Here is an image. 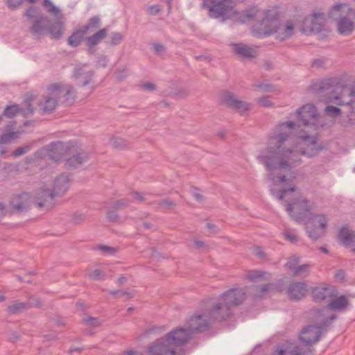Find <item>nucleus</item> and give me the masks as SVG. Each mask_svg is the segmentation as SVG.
I'll return each instance as SVG.
<instances>
[{"label": "nucleus", "instance_id": "c03bdc74", "mask_svg": "<svg viewBox=\"0 0 355 355\" xmlns=\"http://www.w3.org/2000/svg\"><path fill=\"white\" fill-rule=\"evenodd\" d=\"M96 249L101 250L104 254L109 255H114L118 252V248L104 245H98L96 247Z\"/></svg>", "mask_w": 355, "mask_h": 355}, {"label": "nucleus", "instance_id": "f3484780", "mask_svg": "<svg viewBox=\"0 0 355 355\" xmlns=\"http://www.w3.org/2000/svg\"><path fill=\"white\" fill-rule=\"evenodd\" d=\"M221 103L226 107L234 109L240 114H243L250 109L249 103L239 100L236 95L230 92H225L223 94Z\"/></svg>", "mask_w": 355, "mask_h": 355}, {"label": "nucleus", "instance_id": "9d476101", "mask_svg": "<svg viewBox=\"0 0 355 355\" xmlns=\"http://www.w3.org/2000/svg\"><path fill=\"white\" fill-rule=\"evenodd\" d=\"M101 19L98 16L91 17L83 27L75 29L67 39V43L71 47H77L85 40V35L94 32L99 28Z\"/></svg>", "mask_w": 355, "mask_h": 355}, {"label": "nucleus", "instance_id": "0eeeda50", "mask_svg": "<svg viewBox=\"0 0 355 355\" xmlns=\"http://www.w3.org/2000/svg\"><path fill=\"white\" fill-rule=\"evenodd\" d=\"M321 333L320 327L309 325L302 331L300 336V340L306 347L304 350L292 345L285 349H277V353L278 355H311L312 350L310 346L319 340Z\"/></svg>", "mask_w": 355, "mask_h": 355}, {"label": "nucleus", "instance_id": "2eb2a0df", "mask_svg": "<svg viewBox=\"0 0 355 355\" xmlns=\"http://www.w3.org/2000/svg\"><path fill=\"white\" fill-rule=\"evenodd\" d=\"M72 78L77 85L85 87L93 82L94 71L87 64H79L73 68Z\"/></svg>", "mask_w": 355, "mask_h": 355}, {"label": "nucleus", "instance_id": "1a4fd4ad", "mask_svg": "<svg viewBox=\"0 0 355 355\" xmlns=\"http://www.w3.org/2000/svg\"><path fill=\"white\" fill-rule=\"evenodd\" d=\"M314 208V202L303 197L295 198L286 205V211L296 222L304 221L308 218Z\"/></svg>", "mask_w": 355, "mask_h": 355}, {"label": "nucleus", "instance_id": "7ed1b4c3", "mask_svg": "<svg viewBox=\"0 0 355 355\" xmlns=\"http://www.w3.org/2000/svg\"><path fill=\"white\" fill-rule=\"evenodd\" d=\"M295 23L293 20L279 21L277 12L267 10L258 26L253 28V34L258 37L275 35V38L284 41L291 38L295 33Z\"/></svg>", "mask_w": 355, "mask_h": 355}, {"label": "nucleus", "instance_id": "f03ea898", "mask_svg": "<svg viewBox=\"0 0 355 355\" xmlns=\"http://www.w3.org/2000/svg\"><path fill=\"white\" fill-rule=\"evenodd\" d=\"M246 298L244 288H231L223 293L215 302H212L211 309L202 315L191 317L184 326L175 329H181L187 334V343L192 336L207 330L212 321H223L232 314L233 307L242 304Z\"/></svg>", "mask_w": 355, "mask_h": 355}, {"label": "nucleus", "instance_id": "49530a36", "mask_svg": "<svg viewBox=\"0 0 355 355\" xmlns=\"http://www.w3.org/2000/svg\"><path fill=\"white\" fill-rule=\"evenodd\" d=\"M266 275V272L260 270L250 271L247 275L246 278L250 281H255L257 279L262 278Z\"/></svg>", "mask_w": 355, "mask_h": 355}, {"label": "nucleus", "instance_id": "f8f14e48", "mask_svg": "<svg viewBox=\"0 0 355 355\" xmlns=\"http://www.w3.org/2000/svg\"><path fill=\"white\" fill-rule=\"evenodd\" d=\"M326 21V15L320 10H315L304 18L301 31L306 34L321 32L324 30Z\"/></svg>", "mask_w": 355, "mask_h": 355}, {"label": "nucleus", "instance_id": "4be33fe9", "mask_svg": "<svg viewBox=\"0 0 355 355\" xmlns=\"http://www.w3.org/2000/svg\"><path fill=\"white\" fill-rule=\"evenodd\" d=\"M31 196L27 193L13 196L10 201V207L16 212L26 211L31 205Z\"/></svg>", "mask_w": 355, "mask_h": 355}, {"label": "nucleus", "instance_id": "f257e3e1", "mask_svg": "<svg viewBox=\"0 0 355 355\" xmlns=\"http://www.w3.org/2000/svg\"><path fill=\"white\" fill-rule=\"evenodd\" d=\"M296 114L302 128L293 121L279 123L270 134L267 146L257 157L270 171L268 177L274 184L270 191L280 200L295 189L293 181L296 175L292 169L301 164L300 157H314L322 149L317 135L327 124L313 104L303 105Z\"/></svg>", "mask_w": 355, "mask_h": 355}, {"label": "nucleus", "instance_id": "774afa93", "mask_svg": "<svg viewBox=\"0 0 355 355\" xmlns=\"http://www.w3.org/2000/svg\"><path fill=\"white\" fill-rule=\"evenodd\" d=\"M194 244H195L196 248L198 249L203 248H205V246H206L205 243L201 241L196 240L194 241Z\"/></svg>", "mask_w": 355, "mask_h": 355}, {"label": "nucleus", "instance_id": "052dcab7", "mask_svg": "<svg viewBox=\"0 0 355 355\" xmlns=\"http://www.w3.org/2000/svg\"><path fill=\"white\" fill-rule=\"evenodd\" d=\"M153 49H154V51L155 52V53H157L158 55L163 54L166 51L165 46L160 44H155L154 45Z\"/></svg>", "mask_w": 355, "mask_h": 355}, {"label": "nucleus", "instance_id": "79ce46f5", "mask_svg": "<svg viewBox=\"0 0 355 355\" xmlns=\"http://www.w3.org/2000/svg\"><path fill=\"white\" fill-rule=\"evenodd\" d=\"M298 263H300V257L293 256L288 260L285 264V266L290 269L293 273L297 266H298Z\"/></svg>", "mask_w": 355, "mask_h": 355}, {"label": "nucleus", "instance_id": "a878e982", "mask_svg": "<svg viewBox=\"0 0 355 355\" xmlns=\"http://www.w3.org/2000/svg\"><path fill=\"white\" fill-rule=\"evenodd\" d=\"M69 150V146L62 142L51 144L48 147V156L52 160L59 161Z\"/></svg>", "mask_w": 355, "mask_h": 355}, {"label": "nucleus", "instance_id": "39448f33", "mask_svg": "<svg viewBox=\"0 0 355 355\" xmlns=\"http://www.w3.org/2000/svg\"><path fill=\"white\" fill-rule=\"evenodd\" d=\"M236 5L237 0H218L216 1L211 6H207V10L211 17L232 18L242 23H245L256 16V13L253 10L237 12L235 9Z\"/></svg>", "mask_w": 355, "mask_h": 355}, {"label": "nucleus", "instance_id": "58836bf2", "mask_svg": "<svg viewBox=\"0 0 355 355\" xmlns=\"http://www.w3.org/2000/svg\"><path fill=\"white\" fill-rule=\"evenodd\" d=\"M157 204L159 205V208L162 209H171L176 206L175 202L168 198L162 200L157 202Z\"/></svg>", "mask_w": 355, "mask_h": 355}, {"label": "nucleus", "instance_id": "c85d7f7f", "mask_svg": "<svg viewBox=\"0 0 355 355\" xmlns=\"http://www.w3.org/2000/svg\"><path fill=\"white\" fill-rule=\"evenodd\" d=\"M306 291V285L304 283L295 282L288 286L287 294L291 300H299L305 296Z\"/></svg>", "mask_w": 355, "mask_h": 355}, {"label": "nucleus", "instance_id": "e433bc0d", "mask_svg": "<svg viewBox=\"0 0 355 355\" xmlns=\"http://www.w3.org/2000/svg\"><path fill=\"white\" fill-rule=\"evenodd\" d=\"M108 293L115 297L124 296L127 299H130L134 297L133 292L129 290H118V291H108Z\"/></svg>", "mask_w": 355, "mask_h": 355}, {"label": "nucleus", "instance_id": "bb28decb", "mask_svg": "<svg viewBox=\"0 0 355 355\" xmlns=\"http://www.w3.org/2000/svg\"><path fill=\"white\" fill-rule=\"evenodd\" d=\"M336 29L340 35L349 36L355 30V22L348 17H340L337 20Z\"/></svg>", "mask_w": 355, "mask_h": 355}, {"label": "nucleus", "instance_id": "aec40b11", "mask_svg": "<svg viewBox=\"0 0 355 355\" xmlns=\"http://www.w3.org/2000/svg\"><path fill=\"white\" fill-rule=\"evenodd\" d=\"M334 87L340 92L345 93V97L349 98V95L355 96V82L352 85V80L348 75L343 74L334 78Z\"/></svg>", "mask_w": 355, "mask_h": 355}, {"label": "nucleus", "instance_id": "e2e57ef3", "mask_svg": "<svg viewBox=\"0 0 355 355\" xmlns=\"http://www.w3.org/2000/svg\"><path fill=\"white\" fill-rule=\"evenodd\" d=\"M159 10L160 9L158 5L150 6L148 9V13L152 15L157 14L159 12Z\"/></svg>", "mask_w": 355, "mask_h": 355}, {"label": "nucleus", "instance_id": "ea45409f", "mask_svg": "<svg viewBox=\"0 0 355 355\" xmlns=\"http://www.w3.org/2000/svg\"><path fill=\"white\" fill-rule=\"evenodd\" d=\"M310 268L311 266L309 264L305 263L299 265L293 272V275L296 276L306 275L309 273Z\"/></svg>", "mask_w": 355, "mask_h": 355}, {"label": "nucleus", "instance_id": "473e14b6", "mask_svg": "<svg viewBox=\"0 0 355 355\" xmlns=\"http://www.w3.org/2000/svg\"><path fill=\"white\" fill-rule=\"evenodd\" d=\"M107 35L106 28H101L94 33L91 36L85 38L86 43H89L91 46L98 45Z\"/></svg>", "mask_w": 355, "mask_h": 355}, {"label": "nucleus", "instance_id": "c756f323", "mask_svg": "<svg viewBox=\"0 0 355 355\" xmlns=\"http://www.w3.org/2000/svg\"><path fill=\"white\" fill-rule=\"evenodd\" d=\"M89 155L86 152H80L66 159V166L69 168H76L83 164L88 159Z\"/></svg>", "mask_w": 355, "mask_h": 355}, {"label": "nucleus", "instance_id": "8fccbe9b", "mask_svg": "<svg viewBox=\"0 0 355 355\" xmlns=\"http://www.w3.org/2000/svg\"><path fill=\"white\" fill-rule=\"evenodd\" d=\"M129 204V200L127 199H121L117 201H115L113 203L112 208L114 209H121L125 207H127Z\"/></svg>", "mask_w": 355, "mask_h": 355}, {"label": "nucleus", "instance_id": "a19ab883", "mask_svg": "<svg viewBox=\"0 0 355 355\" xmlns=\"http://www.w3.org/2000/svg\"><path fill=\"white\" fill-rule=\"evenodd\" d=\"M43 6L47 8L48 12L53 14L55 16L58 17L60 15V10L55 6L50 0H44Z\"/></svg>", "mask_w": 355, "mask_h": 355}, {"label": "nucleus", "instance_id": "5fc2aeb1", "mask_svg": "<svg viewBox=\"0 0 355 355\" xmlns=\"http://www.w3.org/2000/svg\"><path fill=\"white\" fill-rule=\"evenodd\" d=\"M258 103L262 107H269L273 106V103L271 102L268 96H263L259 98Z\"/></svg>", "mask_w": 355, "mask_h": 355}, {"label": "nucleus", "instance_id": "6e6d98bb", "mask_svg": "<svg viewBox=\"0 0 355 355\" xmlns=\"http://www.w3.org/2000/svg\"><path fill=\"white\" fill-rule=\"evenodd\" d=\"M269 288L270 284H265L261 286H254L253 288L258 292V293L256 294V297H261L269 290Z\"/></svg>", "mask_w": 355, "mask_h": 355}, {"label": "nucleus", "instance_id": "864d4df0", "mask_svg": "<svg viewBox=\"0 0 355 355\" xmlns=\"http://www.w3.org/2000/svg\"><path fill=\"white\" fill-rule=\"evenodd\" d=\"M284 237L286 240L290 241L291 243H295L298 241L297 235L292 232L286 231L284 233Z\"/></svg>", "mask_w": 355, "mask_h": 355}, {"label": "nucleus", "instance_id": "b1692460", "mask_svg": "<svg viewBox=\"0 0 355 355\" xmlns=\"http://www.w3.org/2000/svg\"><path fill=\"white\" fill-rule=\"evenodd\" d=\"M338 239L342 245L350 248L352 252H355V232L347 227H343L338 232Z\"/></svg>", "mask_w": 355, "mask_h": 355}, {"label": "nucleus", "instance_id": "2f4dec72", "mask_svg": "<svg viewBox=\"0 0 355 355\" xmlns=\"http://www.w3.org/2000/svg\"><path fill=\"white\" fill-rule=\"evenodd\" d=\"M28 308V304L19 300L12 301L6 309V311L10 315L19 314Z\"/></svg>", "mask_w": 355, "mask_h": 355}, {"label": "nucleus", "instance_id": "4d7b16f0", "mask_svg": "<svg viewBox=\"0 0 355 355\" xmlns=\"http://www.w3.org/2000/svg\"><path fill=\"white\" fill-rule=\"evenodd\" d=\"M106 216L110 222H116L119 220V215L114 210H108Z\"/></svg>", "mask_w": 355, "mask_h": 355}, {"label": "nucleus", "instance_id": "6e6552de", "mask_svg": "<svg viewBox=\"0 0 355 355\" xmlns=\"http://www.w3.org/2000/svg\"><path fill=\"white\" fill-rule=\"evenodd\" d=\"M311 295L314 302L327 304L324 309L318 310V316L327 324L333 319V287L320 284L311 290Z\"/></svg>", "mask_w": 355, "mask_h": 355}, {"label": "nucleus", "instance_id": "3c124183", "mask_svg": "<svg viewBox=\"0 0 355 355\" xmlns=\"http://www.w3.org/2000/svg\"><path fill=\"white\" fill-rule=\"evenodd\" d=\"M108 62V58L105 55H100L97 57L96 66L98 67L105 68Z\"/></svg>", "mask_w": 355, "mask_h": 355}, {"label": "nucleus", "instance_id": "6ab92c4d", "mask_svg": "<svg viewBox=\"0 0 355 355\" xmlns=\"http://www.w3.org/2000/svg\"><path fill=\"white\" fill-rule=\"evenodd\" d=\"M232 52L241 59H252L258 55L257 47L244 43H232L230 44Z\"/></svg>", "mask_w": 355, "mask_h": 355}, {"label": "nucleus", "instance_id": "ddd939ff", "mask_svg": "<svg viewBox=\"0 0 355 355\" xmlns=\"http://www.w3.org/2000/svg\"><path fill=\"white\" fill-rule=\"evenodd\" d=\"M60 88L58 85L52 84L47 87L46 94L43 96L38 104L40 112L42 114L50 113L55 109L60 101L58 96Z\"/></svg>", "mask_w": 355, "mask_h": 355}, {"label": "nucleus", "instance_id": "4468645a", "mask_svg": "<svg viewBox=\"0 0 355 355\" xmlns=\"http://www.w3.org/2000/svg\"><path fill=\"white\" fill-rule=\"evenodd\" d=\"M25 16L32 20L33 24L30 28V31L33 35L40 36L46 31L49 19L39 13L35 8L30 7L27 9Z\"/></svg>", "mask_w": 355, "mask_h": 355}, {"label": "nucleus", "instance_id": "69168bd1", "mask_svg": "<svg viewBox=\"0 0 355 355\" xmlns=\"http://www.w3.org/2000/svg\"><path fill=\"white\" fill-rule=\"evenodd\" d=\"M142 88L146 90L149 91H153L156 89L155 85L150 83H146L141 85Z\"/></svg>", "mask_w": 355, "mask_h": 355}, {"label": "nucleus", "instance_id": "7c9ffc66", "mask_svg": "<svg viewBox=\"0 0 355 355\" xmlns=\"http://www.w3.org/2000/svg\"><path fill=\"white\" fill-rule=\"evenodd\" d=\"M46 31L53 40H59L63 35L64 31V24L60 19L54 24L47 27Z\"/></svg>", "mask_w": 355, "mask_h": 355}, {"label": "nucleus", "instance_id": "338daca9", "mask_svg": "<svg viewBox=\"0 0 355 355\" xmlns=\"http://www.w3.org/2000/svg\"><path fill=\"white\" fill-rule=\"evenodd\" d=\"M85 215L83 214H76L73 217V220L76 223H79L85 218Z\"/></svg>", "mask_w": 355, "mask_h": 355}, {"label": "nucleus", "instance_id": "c9c22d12", "mask_svg": "<svg viewBox=\"0 0 355 355\" xmlns=\"http://www.w3.org/2000/svg\"><path fill=\"white\" fill-rule=\"evenodd\" d=\"M124 36L122 33L119 32H113L110 35L109 44L111 46H116L121 43L123 40Z\"/></svg>", "mask_w": 355, "mask_h": 355}, {"label": "nucleus", "instance_id": "680f3d73", "mask_svg": "<svg viewBox=\"0 0 355 355\" xmlns=\"http://www.w3.org/2000/svg\"><path fill=\"white\" fill-rule=\"evenodd\" d=\"M131 196L132 198L138 202H143L144 200V198L143 195L141 193H139L137 191H133L131 193Z\"/></svg>", "mask_w": 355, "mask_h": 355}, {"label": "nucleus", "instance_id": "13d9d810", "mask_svg": "<svg viewBox=\"0 0 355 355\" xmlns=\"http://www.w3.org/2000/svg\"><path fill=\"white\" fill-rule=\"evenodd\" d=\"M24 0H7V5L10 9L19 8Z\"/></svg>", "mask_w": 355, "mask_h": 355}, {"label": "nucleus", "instance_id": "0e129e2a", "mask_svg": "<svg viewBox=\"0 0 355 355\" xmlns=\"http://www.w3.org/2000/svg\"><path fill=\"white\" fill-rule=\"evenodd\" d=\"M335 277L340 282H343L345 278V272L343 270H338L336 275Z\"/></svg>", "mask_w": 355, "mask_h": 355}, {"label": "nucleus", "instance_id": "09e8293b", "mask_svg": "<svg viewBox=\"0 0 355 355\" xmlns=\"http://www.w3.org/2000/svg\"><path fill=\"white\" fill-rule=\"evenodd\" d=\"M31 148V145H26L24 146H20L17 148L13 153L12 155L15 157L21 156L22 155L26 154L27 152H28Z\"/></svg>", "mask_w": 355, "mask_h": 355}, {"label": "nucleus", "instance_id": "dca6fc26", "mask_svg": "<svg viewBox=\"0 0 355 355\" xmlns=\"http://www.w3.org/2000/svg\"><path fill=\"white\" fill-rule=\"evenodd\" d=\"M56 196L51 191L50 186L46 183L40 187L35 197V202L39 207L51 209L55 205L54 199Z\"/></svg>", "mask_w": 355, "mask_h": 355}, {"label": "nucleus", "instance_id": "603ef678", "mask_svg": "<svg viewBox=\"0 0 355 355\" xmlns=\"http://www.w3.org/2000/svg\"><path fill=\"white\" fill-rule=\"evenodd\" d=\"M270 85L264 84V83H254L253 85V87L255 90L262 92H267L270 90L271 88Z\"/></svg>", "mask_w": 355, "mask_h": 355}, {"label": "nucleus", "instance_id": "a18cd8bd", "mask_svg": "<svg viewBox=\"0 0 355 355\" xmlns=\"http://www.w3.org/2000/svg\"><path fill=\"white\" fill-rule=\"evenodd\" d=\"M83 322L87 325L95 327H99L102 324V322L98 318L93 317H85L83 319Z\"/></svg>", "mask_w": 355, "mask_h": 355}, {"label": "nucleus", "instance_id": "9b49d317", "mask_svg": "<svg viewBox=\"0 0 355 355\" xmlns=\"http://www.w3.org/2000/svg\"><path fill=\"white\" fill-rule=\"evenodd\" d=\"M327 221L325 214L312 213L306 223V231L309 237L316 240L322 236L327 226Z\"/></svg>", "mask_w": 355, "mask_h": 355}, {"label": "nucleus", "instance_id": "cd10ccee", "mask_svg": "<svg viewBox=\"0 0 355 355\" xmlns=\"http://www.w3.org/2000/svg\"><path fill=\"white\" fill-rule=\"evenodd\" d=\"M349 294H340L334 292V313L339 312L343 313L347 311L350 306V297Z\"/></svg>", "mask_w": 355, "mask_h": 355}, {"label": "nucleus", "instance_id": "de8ad7c7", "mask_svg": "<svg viewBox=\"0 0 355 355\" xmlns=\"http://www.w3.org/2000/svg\"><path fill=\"white\" fill-rule=\"evenodd\" d=\"M111 144L116 148H123L126 146L125 140L119 137H114L111 141Z\"/></svg>", "mask_w": 355, "mask_h": 355}, {"label": "nucleus", "instance_id": "bf43d9fd", "mask_svg": "<svg viewBox=\"0 0 355 355\" xmlns=\"http://www.w3.org/2000/svg\"><path fill=\"white\" fill-rule=\"evenodd\" d=\"M326 64V59L324 58H319L315 59L312 62V66L313 67L316 68H322Z\"/></svg>", "mask_w": 355, "mask_h": 355}, {"label": "nucleus", "instance_id": "f704fd0d", "mask_svg": "<svg viewBox=\"0 0 355 355\" xmlns=\"http://www.w3.org/2000/svg\"><path fill=\"white\" fill-rule=\"evenodd\" d=\"M20 132H10L6 134H3L0 137V142L1 144H7L10 143L12 141L19 137Z\"/></svg>", "mask_w": 355, "mask_h": 355}, {"label": "nucleus", "instance_id": "412c9836", "mask_svg": "<svg viewBox=\"0 0 355 355\" xmlns=\"http://www.w3.org/2000/svg\"><path fill=\"white\" fill-rule=\"evenodd\" d=\"M31 102V100H26L24 101V106L22 107L17 105L7 106L3 111V115L8 118L14 117L17 113H21L25 116H31L34 112V108Z\"/></svg>", "mask_w": 355, "mask_h": 355}, {"label": "nucleus", "instance_id": "5701e85b", "mask_svg": "<svg viewBox=\"0 0 355 355\" xmlns=\"http://www.w3.org/2000/svg\"><path fill=\"white\" fill-rule=\"evenodd\" d=\"M311 89L320 94L321 97L327 96V99L330 100L333 94V79L326 78L315 82L311 85Z\"/></svg>", "mask_w": 355, "mask_h": 355}, {"label": "nucleus", "instance_id": "393cba45", "mask_svg": "<svg viewBox=\"0 0 355 355\" xmlns=\"http://www.w3.org/2000/svg\"><path fill=\"white\" fill-rule=\"evenodd\" d=\"M53 85H57L60 87L58 94L60 101L63 98L64 102L67 105H71L74 102L76 98V92L71 85L61 83H53Z\"/></svg>", "mask_w": 355, "mask_h": 355}, {"label": "nucleus", "instance_id": "4c0bfd02", "mask_svg": "<svg viewBox=\"0 0 355 355\" xmlns=\"http://www.w3.org/2000/svg\"><path fill=\"white\" fill-rule=\"evenodd\" d=\"M128 76V69L126 67L118 68L114 72V76L117 81L121 82L124 80Z\"/></svg>", "mask_w": 355, "mask_h": 355}, {"label": "nucleus", "instance_id": "423d86ee", "mask_svg": "<svg viewBox=\"0 0 355 355\" xmlns=\"http://www.w3.org/2000/svg\"><path fill=\"white\" fill-rule=\"evenodd\" d=\"M345 96L344 92H338L334 87V105L343 107H334V121L338 119V123L344 127L355 123V116L348 114L349 111L355 113V96L349 94V98Z\"/></svg>", "mask_w": 355, "mask_h": 355}, {"label": "nucleus", "instance_id": "a211bd4d", "mask_svg": "<svg viewBox=\"0 0 355 355\" xmlns=\"http://www.w3.org/2000/svg\"><path fill=\"white\" fill-rule=\"evenodd\" d=\"M46 184L51 187L52 192L56 197H61L69 188L70 178L67 174L63 173L55 178L51 182Z\"/></svg>", "mask_w": 355, "mask_h": 355}, {"label": "nucleus", "instance_id": "72a5a7b5", "mask_svg": "<svg viewBox=\"0 0 355 355\" xmlns=\"http://www.w3.org/2000/svg\"><path fill=\"white\" fill-rule=\"evenodd\" d=\"M352 11H353V8L349 6V4L348 3L336 2L334 3V13L335 12L347 13V12H352Z\"/></svg>", "mask_w": 355, "mask_h": 355}, {"label": "nucleus", "instance_id": "37998d69", "mask_svg": "<svg viewBox=\"0 0 355 355\" xmlns=\"http://www.w3.org/2000/svg\"><path fill=\"white\" fill-rule=\"evenodd\" d=\"M88 277L93 280H101L105 278V272L103 270L96 269L90 272Z\"/></svg>", "mask_w": 355, "mask_h": 355}, {"label": "nucleus", "instance_id": "20e7f679", "mask_svg": "<svg viewBox=\"0 0 355 355\" xmlns=\"http://www.w3.org/2000/svg\"><path fill=\"white\" fill-rule=\"evenodd\" d=\"M187 334L181 329H173L164 336L151 343L148 347L150 355H180L187 343Z\"/></svg>", "mask_w": 355, "mask_h": 355}]
</instances>
